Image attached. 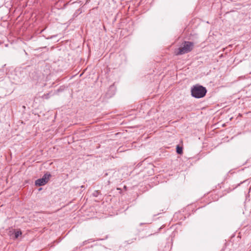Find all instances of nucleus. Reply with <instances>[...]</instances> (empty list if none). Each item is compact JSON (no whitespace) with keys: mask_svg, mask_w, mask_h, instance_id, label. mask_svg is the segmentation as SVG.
<instances>
[{"mask_svg":"<svg viewBox=\"0 0 251 251\" xmlns=\"http://www.w3.org/2000/svg\"><path fill=\"white\" fill-rule=\"evenodd\" d=\"M182 47L176 49L175 53L176 55L184 54L190 52L194 48V43L189 41H184L182 43Z\"/></svg>","mask_w":251,"mask_h":251,"instance_id":"1","label":"nucleus"},{"mask_svg":"<svg viewBox=\"0 0 251 251\" xmlns=\"http://www.w3.org/2000/svg\"><path fill=\"white\" fill-rule=\"evenodd\" d=\"M191 95L196 98H201L204 97L207 92L205 87L201 85H196L191 88Z\"/></svg>","mask_w":251,"mask_h":251,"instance_id":"2","label":"nucleus"},{"mask_svg":"<svg viewBox=\"0 0 251 251\" xmlns=\"http://www.w3.org/2000/svg\"><path fill=\"white\" fill-rule=\"evenodd\" d=\"M50 177V174L49 172H47L44 175L42 178H39L35 181V185L38 186L45 185L48 182Z\"/></svg>","mask_w":251,"mask_h":251,"instance_id":"3","label":"nucleus"},{"mask_svg":"<svg viewBox=\"0 0 251 251\" xmlns=\"http://www.w3.org/2000/svg\"><path fill=\"white\" fill-rule=\"evenodd\" d=\"M13 233L14 234V239H17L20 235H22V232L21 231H13Z\"/></svg>","mask_w":251,"mask_h":251,"instance_id":"4","label":"nucleus"},{"mask_svg":"<svg viewBox=\"0 0 251 251\" xmlns=\"http://www.w3.org/2000/svg\"><path fill=\"white\" fill-rule=\"evenodd\" d=\"M176 152L179 154H181L183 152V151H182V148L179 146H177L176 147Z\"/></svg>","mask_w":251,"mask_h":251,"instance_id":"5","label":"nucleus"},{"mask_svg":"<svg viewBox=\"0 0 251 251\" xmlns=\"http://www.w3.org/2000/svg\"><path fill=\"white\" fill-rule=\"evenodd\" d=\"M94 241H95V240L92 239H90L87 240H85L83 242L82 246H84L89 243L94 242Z\"/></svg>","mask_w":251,"mask_h":251,"instance_id":"6","label":"nucleus"},{"mask_svg":"<svg viewBox=\"0 0 251 251\" xmlns=\"http://www.w3.org/2000/svg\"><path fill=\"white\" fill-rule=\"evenodd\" d=\"M100 193V192L99 190H96L93 193L92 195L95 197H97Z\"/></svg>","mask_w":251,"mask_h":251,"instance_id":"7","label":"nucleus"},{"mask_svg":"<svg viewBox=\"0 0 251 251\" xmlns=\"http://www.w3.org/2000/svg\"><path fill=\"white\" fill-rule=\"evenodd\" d=\"M102 240V239H97L96 240H97V241H99V240Z\"/></svg>","mask_w":251,"mask_h":251,"instance_id":"8","label":"nucleus"},{"mask_svg":"<svg viewBox=\"0 0 251 251\" xmlns=\"http://www.w3.org/2000/svg\"><path fill=\"white\" fill-rule=\"evenodd\" d=\"M143 224H144V223H140V225L141 226V225H143Z\"/></svg>","mask_w":251,"mask_h":251,"instance_id":"9","label":"nucleus"},{"mask_svg":"<svg viewBox=\"0 0 251 251\" xmlns=\"http://www.w3.org/2000/svg\"><path fill=\"white\" fill-rule=\"evenodd\" d=\"M117 190H121V189H120V188H117Z\"/></svg>","mask_w":251,"mask_h":251,"instance_id":"10","label":"nucleus"},{"mask_svg":"<svg viewBox=\"0 0 251 251\" xmlns=\"http://www.w3.org/2000/svg\"><path fill=\"white\" fill-rule=\"evenodd\" d=\"M222 126H226V125H225V124H223L222 125Z\"/></svg>","mask_w":251,"mask_h":251,"instance_id":"11","label":"nucleus"}]
</instances>
